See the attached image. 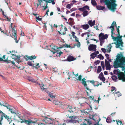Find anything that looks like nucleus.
<instances>
[{
	"instance_id": "obj_1",
	"label": "nucleus",
	"mask_w": 125,
	"mask_h": 125,
	"mask_svg": "<svg viewBox=\"0 0 125 125\" xmlns=\"http://www.w3.org/2000/svg\"><path fill=\"white\" fill-rule=\"evenodd\" d=\"M113 0H100L101 3H104L106 5L107 8L113 12H114L116 9V7L117 6L116 4H115V2H113Z\"/></svg>"
},
{
	"instance_id": "obj_2",
	"label": "nucleus",
	"mask_w": 125,
	"mask_h": 125,
	"mask_svg": "<svg viewBox=\"0 0 125 125\" xmlns=\"http://www.w3.org/2000/svg\"><path fill=\"white\" fill-rule=\"evenodd\" d=\"M113 72L114 74L118 76L119 80H121L125 82V75L123 72H120L117 69H114Z\"/></svg>"
},
{
	"instance_id": "obj_3",
	"label": "nucleus",
	"mask_w": 125,
	"mask_h": 125,
	"mask_svg": "<svg viewBox=\"0 0 125 125\" xmlns=\"http://www.w3.org/2000/svg\"><path fill=\"white\" fill-rule=\"evenodd\" d=\"M21 123H24L28 125H44L42 123H37L35 121H33L32 120L30 119L26 120L24 119L23 120H22Z\"/></svg>"
},
{
	"instance_id": "obj_4",
	"label": "nucleus",
	"mask_w": 125,
	"mask_h": 125,
	"mask_svg": "<svg viewBox=\"0 0 125 125\" xmlns=\"http://www.w3.org/2000/svg\"><path fill=\"white\" fill-rule=\"evenodd\" d=\"M0 105H1V106H3L6 107L7 109H9V111L12 114H16V112L14 109L13 108L12 106L10 105H9L7 103H6L5 104L3 103V104H2L1 102H0Z\"/></svg>"
},
{
	"instance_id": "obj_5",
	"label": "nucleus",
	"mask_w": 125,
	"mask_h": 125,
	"mask_svg": "<svg viewBox=\"0 0 125 125\" xmlns=\"http://www.w3.org/2000/svg\"><path fill=\"white\" fill-rule=\"evenodd\" d=\"M122 37V36H121L120 37L119 36L118 37V40H117V43H112V44H115L116 45V48L119 47L121 45L122 47H123V42L121 38Z\"/></svg>"
},
{
	"instance_id": "obj_6",
	"label": "nucleus",
	"mask_w": 125,
	"mask_h": 125,
	"mask_svg": "<svg viewBox=\"0 0 125 125\" xmlns=\"http://www.w3.org/2000/svg\"><path fill=\"white\" fill-rule=\"evenodd\" d=\"M108 37L107 34L104 35L103 33L101 32L99 35V40L104 41V40L107 39Z\"/></svg>"
},
{
	"instance_id": "obj_7",
	"label": "nucleus",
	"mask_w": 125,
	"mask_h": 125,
	"mask_svg": "<svg viewBox=\"0 0 125 125\" xmlns=\"http://www.w3.org/2000/svg\"><path fill=\"white\" fill-rule=\"evenodd\" d=\"M96 45L94 44H90L88 47V50L90 51H96Z\"/></svg>"
},
{
	"instance_id": "obj_8",
	"label": "nucleus",
	"mask_w": 125,
	"mask_h": 125,
	"mask_svg": "<svg viewBox=\"0 0 125 125\" xmlns=\"http://www.w3.org/2000/svg\"><path fill=\"white\" fill-rule=\"evenodd\" d=\"M68 118L69 119L68 121L69 123H74L75 122L76 117L74 116H68Z\"/></svg>"
},
{
	"instance_id": "obj_9",
	"label": "nucleus",
	"mask_w": 125,
	"mask_h": 125,
	"mask_svg": "<svg viewBox=\"0 0 125 125\" xmlns=\"http://www.w3.org/2000/svg\"><path fill=\"white\" fill-rule=\"evenodd\" d=\"M12 29V31L13 33H14V35H13L12 38H13L14 40H15V42L16 43H18V41L17 39L16 36V31L14 29V28H12L11 26Z\"/></svg>"
},
{
	"instance_id": "obj_10",
	"label": "nucleus",
	"mask_w": 125,
	"mask_h": 125,
	"mask_svg": "<svg viewBox=\"0 0 125 125\" xmlns=\"http://www.w3.org/2000/svg\"><path fill=\"white\" fill-rule=\"evenodd\" d=\"M67 108L68 111L70 113L73 112L75 111V108L74 107H72L70 105H68Z\"/></svg>"
},
{
	"instance_id": "obj_11",
	"label": "nucleus",
	"mask_w": 125,
	"mask_h": 125,
	"mask_svg": "<svg viewBox=\"0 0 125 125\" xmlns=\"http://www.w3.org/2000/svg\"><path fill=\"white\" fill-rule=\"evenodd\" d=\"M58 48L55 45H53L52 47V50H51V51L53 52V54H54L55 53L57 52H58Z\"/></svg>"
},
{
	"instance_id": "obj_12",
	"label": "nucleus",
	"mask_w": 125,
	"mask_h": 125,
	"mask_svg": "<svg viewBox=\"0 0 125 125\" xmlns=\"http://www.w3.org/2000/svg\"><path fill=\"white\" fill-rule=\"evenodd\" d=\"M98 78L103 82H104L105 81V79L104 76V75L102 72H101L99 74L98 76Z\"/></svg>"
},
{
	"instance_id": "obj_13",
	"label": "nucleus",
	"mask_w": 125,
	"mask_h": 125,
	"mask_svg": "<svg viewBox=\"0 0 125 125\" xmlns=\"http://www.w3.org/2000/svg\"><path fill=\"white\" fill-rule=\"evenodd\" d=\"M117 59H118V57L116 58V61L114 63L113 66L114 68L117 69L119 67L118 62H119V61H118Z\"/></svg>"
},
{
	"instance_id": "obj_14",
	"label": "nucleus",
	"mask_w": 125,
	"mask_h": 125,
	"mask_svg": "<svg viewBox=\"0 0 125 125\" xmlns=\"http://www.w3.org/2000/svg\"><path fill=\"white\" fill-rule=\"evenodd\" d=\"M82 83L83 85L85 87V88L87 90H88L90 92H91V91L92 90L90 89L87 86V85L86 84V82L85 81H82Z\"/></svg>"
},
{
	"instance_id": "obj_15",
	"label": "nucleus",
	"mask_w": 125,
	"mask_h": 125,
	"mask_svg": "<svg viewBox=\"0 0 125 125\" xmlns=\"http://www.w3.org/2000/svg\"><path fill=\"white\" fill-rule=\"evenodd\" d=\"M7 120V121L9 122V123L10 124L12 122V120L11 118V116L10 117L9 116H8L7 115H5L3 116Z\"/></svg>"
},
{
	"instance_id": "obj_16",
	"label": "nucleus",
	"mask_w": 125,
	"mask_h": 125,
	"mask_svg": "<svg viewBox=\"0 0 125 125\" xmlns=\"http://www.w3.org/2000/svg\"><path fill=\"white\" fill-rule=\"evenodd\" d=\"M75 59L73 57L71 56H68L67 58V61L69 62L74 60Z\"/></svg>"
},
{
	"instance_id": "obj_17",
	"label": "nucleus",
	"mask_w": 125,
	"mask_h": 125,
	"mask_svg": "<svg viewBox=\"0 0 125 125\" xmlns=\"http://www.w3.org/2000/svg\"><path fill=\"white\" fill-rule=\"evenodd\" d=\"M95 20H94L92 21V20H90L88 22V23L89 24L90 26L92 27L94 26L95 24Z\"/></svg>"
},
{
	"instance_id": "obj_18",
	"label": "nucleus",
	"mask_w": 125,
	"mask_h": 125,
	"mask_svg": "<svg viewBox=\"0 0 125 125\" xmlns=\"http://www.w3.org/2000/svg\"><path fill=\"white\" fill-rule=\"evenodd\" d=\"M20 56H16L15 54H12V55L11 56V57L14 59H17V60H20Z\"/></svg>"
},
{
	"instance_id": "obj_19",
	"label": "nucleus",
	"mask_w": 125,
	"mask_h": 125,
	"mask_svg": "<svg viewBox=\"0 0 125 125\" xmlns=\"http://www.w3.org/2000/svg\"><path fill=\"white\" fill-rule=\"evenodd\" d=\"M81 27L83 29L86 30L89 28V26L88 24H86L82 25Z\"/></svg>"
},
{
	"instance_id": "obj_20",
	"label": "nucleus",
	"mask_w": 125,
	"mask_h": 125,
	"mask_svg": "<svg viewBox=\"0 0 125 125\" xmlns=\"http://www.w3.org/2000/svg\"><path fill=\"white\" fill-rule=\"evenodd\" d=\"M96 8L97 9L99 10H103L105 8V7L100 6H96Z\"/></svg>"
},
{
	"instance_id": "obj_21",
	"label": "nucleus",
	"mask_w": 125,
	"mask_h": 125,
	"mask_svg": "<svg viewBox=\"0 0 125 125\" xmlns=\"http://www.w3.org/2000/svg\"><path fill=\"white\" fill-rule=\"evenodd\" d=\"M112 79L115 82H116L118 81V80L117 78V76L116 75H113L111 77Z\"/></svg>"
},
{
	"instance_id": "obj_22",
	"label": "nucleus",
	"mask_w": 125,
	"mask_h": 125,
	"mask_svg": "<svg viewBox=\"0 0 125 125\" xmlns=\"http://www.w3.org/2000/svg\"><path fill=\"white\" fill-rule=\"evenodd\" d=\"M36 57L35 56V55H32V56H30L29 57H27V59L26 58V60H27L29 59L31 60H32L33 59H35L36 58Z\"/></svg>"
},
{
	"instance_id": "obj_23",
	"label": "nucleus",
	"mask_w": 125,
	"mask_h": 125,
	"mask_svg": "<svg viewBox=\"0 0 125 125\" xmlns=\"http://www.w3.org/2000/svg\"><path fill=\"white\" fill-rule=\"evenodd\" d=\"M53 104L55 105H58L59 107H62L63 106V104H61L60 102H54Z\"/></svg>"
},
{
	"instance_id": "obj_24",
	"label": "nucleus",
	"mask_w": 125,
	"mask_h": 125,
	"mask_svg": "<svg viewBox=\"0 0 125 125\" xmlns=\"http://www.w3.org/2000/svg\"><path fill=\"white\" fill-rule=\"evenodd\" d=\"M97 58H99L101 60H102L104 59V57L101 54H99L97 56Z\"/></svg>"
},
{
	"instance_id": "obj_25",
	"label": "nucleus",
	"mask_w": 125,
	"mask_h": 125,
	"mask_svg": "<svg viewBox=\"0 0 125 125\" xmlns=\"http://www.w3.org/2000/svg\"><path fill=\"white\" fill-rule=\"evenodd\" d=\"M91 3L93 6H95L97 4L95 0H91Z\"/></svg>"
},
{
	"instance_id": "obj_26",
	"label": "nucleus",
	"mask_w": 125,
	"mask_h": 125,
	"mask_svg": "<svg viewBox=\"0 0 125 125\" xmlns=\"http://www.w3.org/2000/svg\"><path fill=\"white\" fill-rule=\"evenodd\" d=\"M88 11H83V13H82L83 16L85 17L88 15Z\"/></svg>"
},
{
	"instance_id": "obj_27",
	"label": "nucleus",
	"mask_w": 125,
	"mask_h": 125,
	"mask_svg": "<svg viewBox=\"0 0 125 125\" xmlns=\"http://www.w3.org/2000/svg\"><path fill=\"white\" fill-rule=\"evenodd\" d=\"M102 71V68L100 66H99L98 67V69L97 71V73H100Z\"/></svg>"
},
{
	"instance_id": "obj_28",
	"label": "nucleus",
	"mask_w": 125,
	"mask_h": 125,
	"mask_svg": "<svg viewBox=\"0 0 125 125\" xmlns=\"http://www.w3.org/2000/svg\"><path fill=\"white\" fill-rule=\"evenodd\" d=\"M90 112V110L88 109H85L84 111V113L85 114H89V112Z\"/></svg>"
},
{
	"instance_id": "obj_29",
	"label": "nucleus",
	"mask_w": 125,
	"mask_h": 125,
	"mask_svg": "<svg viewBox=\"0 0 125 125\" xmlns=\"http://www.w3.org/2000/svg\"><path fill=\"white\" fill-rule=\"evenodd\" d=\"M106 70H111V65H108L105 66Z\"/></svg>"
},
{
	"instance_id": "obj_30",
	"label": "nucleus",
	"mask_w": 125,
	"mask_h": 125,
	"mask_svg": "<svg viewBox=\"0 0 125 125\" xmlns=\"http://www.w3.org/2000/svg\"><path fill=\"white\" fill-rule=\"evenodd\" d=\"M90 56H91V58L93 59H94L96 57V55L95 54H94L93 53L90 55Z\"/></svg>"
},
{
	"instance_id": "obj_31",
	"label": "nucleus",
	"mask_w": 125,
	"mask_h": 125,
	"mask_svg": "<svg viewBox=\"0 0 125 125\" xmlns=\"http://www.w3.org/2000/svg\"><path fill=\"white\" fill-rule=\"evenodd\" d=\"M106 122L108 123H109L111 122V120L110 117H107L106 120Z\"/></svg>"
},
{
	"instance_id": "obj_32",
	"label": "nucleus",
	"mask_w": 125,
	"mask_h": 125,
	"mask_svg": "<svg viewBox=\"0 0 125 125\" xmlns=\"http://www.w3.org/2000/svg\"><path fill=\"white\" fill-rule=\"evenodd\" d=\"M45 1L47 3H50V2H49V0H38V1L40 3H41L42 1Z\"/></svg>"
},
{
	"instance_id": "obj_33",
	"label": "nucleus",
	"mask_w": 125,
	"mask_h": 125,
	"mask_svg": "<svg viewBox=\"0 0 125 125\" xmlns=\"http://www.w3.org/2000/svg\"><path fill=\"white\" fill-rule=\"evenodd\" d=\"M111 36L114 41H117L118 40V39H117L116 37H114L113 35V34H111Z\"/></svg>"
},
{
	"instance_id": "obj_34",
	"label": "nucleus",
	"mask_w": 125,
	"mask_h": 125,
	"mask_svg": "<svg viewBox=\"0 0 125 125\" xmlns=\"http://www.w3.org/2000/svg\"><path fill=\"white\" fill-rule=\"evenodd\" d=\"M100 60H98L95 61L94 62V63L95 65H98L100 63Z\"/></svg>"
},
{
	"instance_id": "obj_35",
	"label": "nucleus",
	"mask_w": 125,
	"mask_h": 125,
	"mask_svg": "<svg viewBox=\"0 0 125 125\" xmlns=\"http://www.w3.org/2000/svg\"><path fill=\"white\" fill-rule=\"evenodd\" d=\"M105 66L110 65V64L109 61H108L106 59H105Z\"/></svg>"
},
{
	"instance_id": "obj_36",
	"label": "nucleus",
	"mask_w": 125,
	"mask_h": 125,
	"mask_svg": "<svg viewBox=\"0 0 125 125\" xmlns=\"http://www.w3.org/2000/svg\"><path fill=\"white\" fill-rule=\"evenodd\" d=\"M2 61H3L7 63H11V61L10 60H3Z\"/></svg>"
},
{
	"instance_id": "obj_37",
	"label": "nucleus",
	"mask_w": 125,
	"mask_h": 125,
	"mask_svg": "<svg viewBox=\"0 0 125 125\" xmlns=\"http://www.w3.org/2000/svg\"><path fill=\"white\" fill-rule=\"evenodd\" d=\"M49 96L51 98L54 97V96H53L52 93H49L48 94Z\"/></svg>"
},
{
	"instance_id": "obj_38",
	"label": "nucleus",
	"mask_w": 125,
	"mask_h": 125,
	"mask_svg": "<svg viewBox=\"0 0 125 125\" xmlns=\"http://www.w3.org/2000/svg\"><path fill=\"white\" fill-rule=\"evenodd\" d=\"M109 28L111 29V30L112 31V33H113V31L114 30V26H111L110 27H109Z\"/></svg>"
},
{
	"instance_id": "obj_39",
	"label": "nucleus",
	"mask_w": 125,
	"mask_h": 125,
	"mask_svg": "<svg viewBox=\"0 0 125 125\" xmlns=\"http://www.w3.org/2000/svg\"><path fill=\"white\" fill-rule=\"evenodd\" d=\"M63 46H64L66 48H70L71 47V46H70L69 45H68L67 44L65 43V44L63 45Z\"/></svg>"
},
{
	"instance_id": "obj_40",
	"label": "nucleus",
	"mask_w": 125,
	"mask_h": 125,
	"mask_svg": "<svg viewBox=\"0 0 125 125\" xmlns=\"http://www.w3.org/2000/svg\"><path fill=\"white\" fill-rule=\"evenodd\" d=\"M115 94H117L118 97H119L121 95V94L119 92H116L115 93Z\"/></svg>"
},
{
	"instance_id": "obj_41",
	"label": "nucleus",
	"mask_w": 125,
	"mask_h": 125,
	"mask_svg": "<svg viewBox=\"0 0 125 125\" xmlns=\"http://www.w3.org/2000/svg\"><path fill=\"white\" fill-rule=\"evenodd\" d=\"M28 80L30 81L33 82L34 80V79L31 77H29L28 78Z\"/></svg>"
},
{
	"instance_id": "obj_42",
	"label": "nucleus",
	"mask_w": 125,
	"mask_h": 125,
	"mask_svg": "<svg viewBox=\"0 0 125 125\" xmlns=\"http://www.w3.org/2000/svg\"><path fill=\"white\" fill-rule=\"evenodd\" d=\"M111 88H112L111 90L112 91H114L115 92L116 91V88L115 87L112 86L111 87Z\"/></svg>"
},
{
	"instance_id": "obj_43",
	"label": "nucleus",
	"mask_w": 125,
	"mask_h": 125,
	"mask_svg": "<svg viewBox=\"0 0 125 125\" xmlns=\"http://www.w3.org/2000/svg\"><path fill=\"white\" fill-rule=\"evenodd\" d=\"M100 42V45L101 46H102L103 45V43L104 42V41H103L102 40H99Z\"/></svg>"
},
{
	"instance_id": "obj_44",
	"label": "nucleus",
	"mask_w": 125,
	"mask_h": 125,
	"mask_svg": "<svg viewBox=\"0 0 125 125\" xmlns=\"http://www.w3.org/2000/svg\"><path fill=\"white\" fill-rule=\"evenodd\" d=\"M0 113L1 114V117H3V116L5 115V114L4 113L2 112L1 110H0Z\"/></svg>"
},
{
	"instance_id": "obj_45",
	"label": "nucleus",
	"mask_w": 125,
	"mask_h": 125,
	"mask_svg": "<svg viewBox=\"0 0 125 125\" xmlns=\"http://www.w3.org/2000/svg\"><path fill=\"white\" fill-rule=\"evenodd\" d=\"M101 50L102 51V52L104 53H105V52H106V50L104 48H101Z\"/></svg>"
},
{
	"instance_id": "obj_46",
	"label": "nucleus",
	"mask_w": 125,
	"mask_h": 125,
	"mask_svg": "<svg viewBox=\"0 0 125 125\" xmlns=\"http://www.w3.org/2000/svg\"><path fill=\"white\" fill-rule=\"evenodd\" d=\"M3 119V117H0V125H2V123H1V122L2 121Z\"/></svg>"
},
{
	"instance_id": "obj_47",
	"label": "nucleus",
	"mask_w": 125,
	"mask_h": 125,
	"mask_svg": "<svg viewBox=\"0 0 125 125\" xmlns=\"http://www.w3.org/2000/svg\"><path fill=\"white\" fill-rule=\"evenodd\" d=\"M108 49H111L112 47V46L111 44H109L108 45Z\"/></svg>"
},
{
	"instance_id": "obj_48",
	"label": "nucleus",
	"mask_w": 125,
	"mask_h": 125,
	"mask_svg": "<svg viewBox=\"0 0 125 125\" xmlns=\"http://www.w3.org/2000/svg\"><path fill=\"white\" fill-rule=\"evenodd\" d=\"M77 9L75 8H73L70 10V11L72 12L73 11L76 10Z\"/></svg>"
},
{
	"instance_id": "obj_49",
	"label": "nucleus",
	"mask_w": 125,
	"mask_h": 125,
	"mask_svg": "<svg viewBox=\"0 0 125 125\" xmlns=\"http://www.w3.org/2000/svg\"><path fill=\"white\" fill-rule=\"evenodd\" d=\"M85 9L86 10L87 9L88 10H90V9L89 6L88 5H86L85 6Z\"/></svg>"
},
{
	"instance_id": "obj_50",
	"label": "nucleus",
	"mask_w": 125,
	"mask_h": 125,
	"mask_svg": "<svg viewBox=\"0 0 125 125\" xmlns=\"http://www.w3.org/2000/svg\"><path fill=\"white\" fill-rule=\"evenodd\" d=\"M116 27V31H117V32L119 34V36H120V34H119V29H118V28H117V26L116 25H115Z\"/></svg>"
},
{
	"instance_id": "obj_51",
	"label": "nucleus",
	"mask_w": 125,
	"mask_h": 125,
	"mask_svg": "<svg viewBox=\"0 0 125 125\" xmlns=\"http://www.w3.org/2000/svg\"><path fill=\"white\" fill-rule=\"evenodd\" d=\"M70 4H67L66 6V8L68 9H70L71 8V6Z\"/></svg>"
},
{
	"instance_id": "obj_52",
	"label": "nucleus",
	"mask_w": 125,
	"mask_h": 125,
	"mask_svg": "<svg viewBox=\"0 0 125 125\" xmlns=\"http://www.w3.org/2000/svg\"><path fill=\"white\" fill-rule=\"evenodd\" d=\"M36 19L39 21H41L42 20V18H41L38 16L36 17Z\"/></svg>"
},
{
	"instance_id": "obj_53",
	"label": "nucleus",
	"mask_w": 125,
	"mask_h": 125,
	"mask_svg": "<svg viewBox=\"0 0 125 125\" xmlns=\"http://www.w3.org/2000/svg\"><path fill=\"white\" fill-rule=\"evenodd\" d=\"M99 24L98 23H96L95 24V26H94V28H96L97 30L98 28V27L99 26Z\"/></svg>"
},
{
	"instance_id": "obj_54",
	"label": "nucleus",
	"mask_w": 125,
	"mask_h": 125,
	"mask_svg": "<svg viewBox=\"0 0 125 125\" xmlns=\"http://www.w3.org/2000/svg\"><path fill=\"white\" fill-rule=\"evenodd\" d=\"M105 56H106V59H109V55L108 54H105Z\"/></svg>"
},
{
	"instance_id": "obj_55",
	"label": "nucleus",
	"mask_w": 125,
	"mask_h": 125,
	"mask_svg": "<svg viewBox=\"0 0 125 125\" xmlns=\"http://www.w3.org/2000/svg\"><path fill=\"white\" fill-rule=\"evenodd\" d=\"M115 25V26L116 25V23L115 21H114L111 24L112 26H114Z\"/></svg>"
},
{
	"instance_id": "obj_56",
	"label": "nucleus",
	"mask_w": 125,
	"mask_h": 125,
	"mask_svg": "<svg viewBox=\"0 0 125 125\" xmlns=\"http://www.w3.org/2000/svg\"><path fill=\"white\" fill-rule=\"evenodd\" d=\"M27 64L30 66H32V65L31 63L30 62H28Z\"/></svg>"
},
{
	"instance_id": "obj_57",
	"label": "nucleus",
	"mask_w": 125,
	"mask_h": 125,
	"mask_svg": "<svg viewBox=\"0 0 125 125\" xmlns=\"http://www.w3.org/2000/svg\"><path fill=\"white\" fill-rule=\"evenodd\" d=\"M35 65H36L35 64H32V66L37 69L38 68H39L40 67V66H38V67H36V66H35Z\"/></svg>"
},
{
	"instance_id": "obj_58",
	"label": "nucleus",
	"mask_w": 125,
	"mask_h": 125,
	"mask_svg": "<svg viewBox=\"0 0 125 125\" xmlns=\"http://www.w3.org/2000/svg\"><path fill=\"white\" fill-rule=\"evenodd\" d=\"M101 66H104V62L103 61H102L101 62Z\"/></svg>"
},
{
	"instance_id": "obj_59",
	"label": "nucleus",
	"mask_w": 125,
	"mask_h": 125,
	"mask_svg": "<svg viewBox=\"0 0 125 125\" xmlns=\"http://www.w3.org/2000/svg\"><path fill=\"white\" fill-rule=\"evenodd\" d=\"M99 53V52L98 51H97L96 52H94L93 53H94V54H96V55H97Z\"/></svg>"
},
{
	"instance_id": "obj_60",
	"label": "nucleus",
	"mask_w": 125,
	"mask_h": 125,
	"mask_svg": "<svg viewBox=\"0 0 125 125\" xmlns=\"http://www.w3.org/2000/svg\"><path fill=\"white\" fill-rule=\"evenodd\" d=\"M82 9H83V11H86V9H85V6H83V7H82Z\"/></svg>"
},
{
	"instance_id": "obj_61",
	"label": "nucleus",
	"mask_w": 125,
	"mask_h": 125,
	"mask_svg": "<svg viewBox=\"0 0 125 125\" xmlns=\"http://www.w3.org/2000/svg\"><path fill=\"white\" fill-rule=\"evenodd\" d=\"M87 82H90L92 84L93 83V82H94V80H88L86 81Z\"/></svg>"
},
{
	"instance_id": "obj_62",
	"label": "nucleus",
	"mask_w": 125,
	"mask_h": 125,
	"mask_svg": "<svg viewBox=\"0 0 125 125\" xmlns=\"http://www.w3.org/2000/svg\"><path fill=\"white\" fill-rule=\"evenodd\" d=\"M80 46V43L79 42H78L77 44V46L78 47H79Z\"/></svg>"
},
{
	"instance_id": "obj_63",
	"label": "nucleus",
	"mask_w": 125,
	"mask_h": 125,
	"mask_svg": "<svg viewBox=\"0 0 125 125\" xmlns=\"http://www.w3.org/2000/svg\"><path fill=\"white\" fill-rule=\"evenodd\" d=\"M76 18H78V17H81V15H80L78 14H76Z\"/></svg>"
},
{
	"instance_id": "obj_64",
	"label": "nucleus",
	"mask_w": 125,
	"mask_h": 125,
	"mask_svg": "<svg viewBox=\"0 0 125 125\" xmlns=\"http://www.w3.org/2000/svg\"><path fill=\"white\" fill-rule=\"evenodd\" d=\"M121 60L122 62H125V57L122 58Z\"/></svg>"
}]
</instances>
